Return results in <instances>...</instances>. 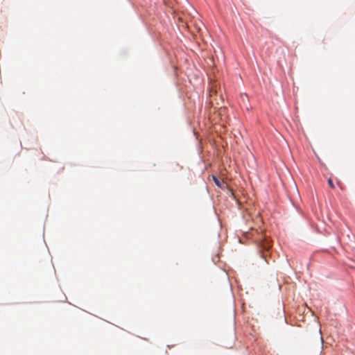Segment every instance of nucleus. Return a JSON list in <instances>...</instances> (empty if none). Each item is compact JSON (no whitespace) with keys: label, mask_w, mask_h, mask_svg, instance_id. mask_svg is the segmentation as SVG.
Listing matches in <instances>:
<instances>
[{"label":"nucleus","mask_w":355,"mask_h":355,"mask_svg":"<svg viewBox=\"0 0 355 355\" xmlns=\"http://www.w3.org/2000/svg\"><path fill=\"white\" fill-rule=\"evenodd\" d=\"M259 242L260 247L262 248L261 257L266 262L268 263V261L267 260V252L271 247L270 241L266 236H261V238L259 239Z\"/></svg>","instance_id":"1"},{"label":"nucleus","mask_w":355,"mask_h":355,"mask_svg":"<svg viewBox=\"0 0 355 355\" xmlns=\"http://www.w3.org/2000/svg\"><path fill=\"white\" fill-rule=\"evenodd\" d=\"M213 180L214 182H215V184L218 187H220V188H223L224 184H225V182L223 180H219L218 178H217L216 176H213Z\"/></svg>","instance_id":"2"},{"label":"nucleus","mask_w":355,"mask_h":355,"mask_svg":"<svg viewBox=\"0 0 355 355\" xmlns=\"http://www.w3.org/2000/svg\"><path fill=\"white\" fill-rule=\"evenodd\" d=\"M328 184H329V187H330L331 189H334V187H334V183H333V181H332L331 178H329V180H328Z\"/></svg>","instance_id":"3"},{"label":"nucleus","mask_w":355,"mask_h":355,"mask_svg":"<svg viewBox=\"0 0 355 355\" xmlns=\"http://www.w3.org/2000/svg\"><path fill=\"white\" fill-rule=\"evenodd\" d=\"M213 90H214V89L211 88L210 92L212 93Z\"/></svg>","instance_id":"4"}]
</instances>
